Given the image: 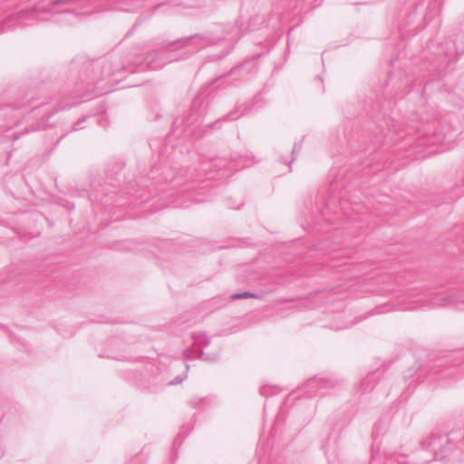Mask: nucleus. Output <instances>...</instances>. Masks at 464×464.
Segmentation results:
<instances>
[{
	"label": "nucleus",
	"instance_id": "obj_1",
	"mask_svg": "<svg viewBox=\"0 0 464 464\" xmlns=\"http://www.w3.org/2000/svg\"><path fill=\"white\" fill-rule=\"evenodd\" d=\"M464 303L462 295H453L447 293H436L429 299L412 300L402 304L403 310H414L422 306H446L451 304Z\"/></svg>",
	"mask_w": 464,
	"mask_h": 464
},
{
	"label": "nucleus",
	"instance_id": "obj_2",
	"mask_svg": "<svg viewBox=\"0 0 464 464\" xmlns=\"http://www.w3.org/2000/svg\"><path fill=\"white\" fill-rule=\"evenodd\" d=\"M455 439L454 433H450V435H433L422 442V447L431 451L435 459H443L449 450L448 446L450 444L451 440Z\"/></svg>",
	"mask_w": 464,
	"mask_h": 464
},
{
	"label": "nucleus",
	"instance_id": "obj_3",
	"mask_svg": "<svg viewBox=\"0 0 464 464\" xmlns=\"http://www.w3.org/2000/svg\"><path fill=\"white\" fill-rule=\"evenodd\" d=\"M178 43H183L185 45L190 44H204L207 43V39L201 35H192L189 37L182 38L177 40Z\"/></svg>",
	"mask_w": 464,
	"mask_h": 464
},
{
	"label": "nucleus",
	"instance_id": "obj_4",
	"mask_svg": "<svg viewBox=\"0 0 464 464\" xmlns=\"http://www.w3.org/2000/svg\"><path fill=\"white\" fill-rule=\"evenodd\" d=\"M191 337L194 340V343L201 348L208 346L210 343V339L205 333H193Z\"/></svg>",
	"mask_w": 464,
	"mask_h": 464
},
{
	"label": "nucleus",
	"instance_id": "obj_5",
	"mask_svg": "<svg viewBox=\"0 0 464 464\" xmlns=\"http://www.w3.org/2000/svg\"><path fill=\"white\" fill-rule=\"evenodd\" d=\"M155 53H149L147 57L145 58L147 67L151 70H157L162 66V63H158L157 62L153 61L152 57L155 55Z\"/></svg>",
	"mask_w": 464,
	"mask_h": 464
},
{
	"label": "nucleus",
	"instance_id": "obj_6",
	"mask_svg": "<svg viewBox=\"0 0 464 464\" xmlns=\"http://www.w3.org/2000/svg\"><path fill=\"white\" fill-rule=\"evenodd\" d=\"M256 297H257L256 295H255V294H253L251 292H248V291L234 294L231 296V298L234 299V300L243 299V298H256Z\"/></svg>",
	"mask_w": 464,
	"mask_h": 464
},
{
	"label": "nucleus",
	"instance_id": "obj_7",
	"mask_svg": "<svg viewBox=\"0 0 464 464\" xmlns=\"http://www.w3.org/2000/svg\"><path fill=\"white\" fill-rule=\"evenodd\" d=\"M246 63H243V64H241L239 66H237V67L233 68L230 71L229 74L230 75H237L238 72H241L246 67Z\"/></svg>",
	"mask_w": 464,
	"mask_h": 464
},
{
	"label": "nucleus",
	"instance_id": "obj_8",
	"mask_svg": "<svg viewBox=\"0 0 464 464\" xmlns=\"http://www.w3.org/2000/svg\"><path fill=\"white\" fill-rule=\"evenodd\" d=\"M88 117H83L82 118L81 120H79L77 122H75L73 124V127H72V130H81L82 127V123L86 121Z\"/></svg>",
	"mask_w": 464,
	"mask_h": 464
},
{
	"label": "nucleus",
	"instance_id": "obj_9",
	"mask_svg": "<svg viewBox=\"0 0 464 464\" xmlns=\"http://www.w3.org/2000/svg\"><path fill=\"white\" fill-rule=\"evenodd\" d=\"M70 0H54L51 3V5L52 6H58L60 5H65V4H70Z\"/></svg>",
	"mask_w": 464,
	"mask_h": 464
},
{
	"label": "nucleus",
	"instance_id": "obj_10",
	"mask_svg": "<svg viewBox=\"0 0 464 464\" xmlns=\"http://www.w3.org/2000/svg\"><path fill=\"white\" fill-rule=\"evenodd\" d=\"M301 147H302V145L300 143H295L292 150V155L294 156L295 153L299 152L301 150Z\"/></svg>",
	"mask_w": 464,
	"mask_h": 464
},
{
	"label": "nucleus",
	"instance_id": "obj_11",
	"mask_svg": "<svg viewBox=\"0 0 464 464\" xmlns=\"http://www.w3.org/2000/svg\"><path fill=\"white\" fill-rule=\"evenodd\" d=\"M196 353V352H195L194 350H189V349H188V350H186V351L184 352V355H185V357H187V358H192V357L194 356V353Z\"/></svg>",
	"mask_w": 464,
	"mask_h": 464
},
{
	"label": "nucleus",
	"instance_id": "obj_12",
	"mask_svg": "<svg viewBox=\"0 0 464 464\" xmlns=\"http://www.w3.org/2000/svg\"><path fill=\"white\" fill-rule=\"evenodd\" d=\"M201 401H202V400H190L189 404L192 407H197Z\"/></svg>",
	"mask_w": 464,
	"mask_h": 464
},
{
	"label": "nucleus",
	"instance_id": "obj_13",
	"mask_svg": "<svg viewBox=\"0 0 464 464\" xmlns=\"http://www.w3.org/2000/svg\"><path fill=\"white\" fill-rule=\"evenodd\" d=\"M199 358L205 361L210 360V357L207 356L202 350L199 352Z\"/></svg>",
	"mask_w": 464,
	"mask_h": 464
},
{
	"label": "nucleus",
	"instance_id": "obj_14",
	"mask_svg": "<svg viewBox=\"0 0 464 464\" xmlns=\"http://www.w3.org/2000/svg\"><path fill=\"white\" fill-rule=\"evenodd\" d=\"M183 381L182 378L176 377L173 381L170 382V384H179Z\"/></svg>",
	"mask_w": 464,
	"mask_h": 464
},
{
	"label": "nucleus",
	"instance_id": "obj_15",
	"mask_svg": "<svg viewBox=\"0 0 464 464\" xmlns=\"http://www.w3.org/2000/svg\"><path fill=\"white\" fill-rule=\"evenodd\" d=\"M316 381L315 380H309L307 382H306V386H312Z\"/></svg>",
	"mask_w": 464,
	"mask_h": 464
},
{
	"label": "nucleus",
	"instance_id": "obj_16",
	"mask_svg": "<svg viewBox=\"0 0 464 464\" xmlns=\"http://www.w3.org/2000/svg\"><path fill=\"white\" fill-rule=\"evenodd\" d=\"M228 118H231L232 120H234V119H236L237 117H232V114H229V115H227V116H226L225 120L227 121V119H228ZM222 121H224V119H223Z\"/></svg>",
	"mask_w": 464,
	"mask_h": 464
},
{
	"label": "nucleus",
	"instance_id": "obj_17",
	"mask_svg": "<svg viewBox=\"0 0 464 464\" xmlns=\"http://www.w3.org/2000/svg\"><path fill=\"white\" fill-rule=\"evenodd\" d=\"M65 13H73V14H76V13L74 12V10H66V11H65Z\"/></svg>",
	"mask_w": 464,
	"mask_h": 464
},
{
	"label": "nucleus",
	"instance_id": "obj_18",
	"mask_svg": "<svg viewBox=\"0 0 464 464\" xmlns=\"http://www.w3.org/2000/svg\"><path fill=\"white\" fill-rule=\"evenodd\" d=\"M173 44V43H170L169 44H168L167 46H164V48H169V45Z\"/></svg>",
	"mask_w": 464,
	"mask_h": 464
}]
</instances>
